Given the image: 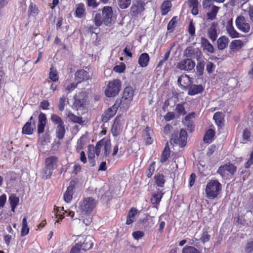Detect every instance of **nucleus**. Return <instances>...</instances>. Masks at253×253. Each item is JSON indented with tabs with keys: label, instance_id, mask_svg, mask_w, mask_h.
Instances as JSON below:
<instances>
[{
	"label": "nucleus",
	"instance_id": "obj_1",
	"mask_svg": "<svg viewBox=\"0 0 253 253\" xmlns=\"http://www.w3.org/2000/svg\"><path fill=\"white\" fill-rule=\"evenodd\" d=\"M97 204V201L91 197L84 198L80 203L77 211L83 216L89 215Z\"/></svg>",
	"mask_w": 253,
	"mask_h": 253
},
{
	"label": "nucleus",
	"instance_id": "obj_2",
	"mask_svg": "<svg viewBox=\"0 0 253 253\" xmlns=\"http://www.w3.org/2000/svg\"><path fill=\"white\" fill-rule=\"evenodd\" d=\"M221 190V185L217 180H211L205 188L206 197L210 199L216 198Z\"/></svg>",
	"mask_w": 253,
	"mask_h": 253
},
{
	"label": "nucleus",
	"instance_id": "obj_3",
	"mask_svg": "<svg viewBox=\"0 0 253 253\" xmlns=\"http://www.w3.org/2000/svg\"><path fill=\"white\" fill-rule=\"evenodd\" d=\"M87 95L86 92L82 91L76 94L74 97V101L72 108L77 111H84L86 109Z\"/></svg>",
	"mask_w": 253,
	"mask_h": 253
},
{
	"label": "nucleus",
	"instance_id": "obj_4",
	"mask_svg": "<svg viewBox=\"0 0 253 253\" xmlns=\"http://www.w3.org/2000/svg\"><path fill=\"white\" fill-rule=\"evenodd\" d=\"M133 94V89L131 87H126L123 91L121 100L118 103L119 106L123 109H127L132 100Z\"/></svg>",
	"mask_w": 253,
	"mask_h": 253
},
{
	"label": "nucleus",
	"instance_id": "obj_5",
	"mask_svg": "<svg viewBox=\"0 0 253 253\" xmlns=\"http://www.w3.org/2000/svg\"><path fill=\"white\" fill-rule=\"evenodd\" d=\"M121 88V82L119 80L116 79L110 81L105 90V94L108 97L117 95Z\"/></svg>",
	"mask_w": 253,
	"mask_h": 253
},
{
	"label": "nucleus",
	"instance_id": "obj_6",
	"mask_svg": "<svg viewBox=\"0 0 253 253\" xmlns=\"http://www.w3.org/2000/svg\"><path fill=\"white\" fill-rule=\"evenodd\" d=\"M75 243L81 247L84 252L91 249L93 244V238L91 236H78Z\"/></svg>",
	"mask_w": 253,
	"mask_h": 253
},
{
	"label": "nucleus",
	"instance_id": "obj_7",
	"mask_svg": "<svg viewBox=\"0 0 253 253\" xmlns=\"http://www.w3.org/2000/svg\"><path fill=\"white\" fill-rule=\"evenodd\" d=\"M236 167L231 164H226L221 166L217 171L218 173L224 178L229 179L235 173Z\"/></svg>",
	"mask_w": 253,
	"mask_h": 253
},
{
	"label": "nucleus",
	"instance_id": "obj_8",
	"mask_svg": "<svg viewBox=\"0 0 253 253\" xmlns=\"http://www.w3.org/2000/svg\"><path fill=\"white\" fill-rule=\"evenodd\" d=\"M235 25L237 28L241 32L244 33L250 32L251 27L250 24L242 16H238L235 20Z\"/></svg>",
	"mask_w": 253,
	"mask_h": 253
},
{
	"label": "nucleus",
	"instance_id": "obj_9",
	"mask_svg": "<svg viewBox=\"0 0 253 253\" xmlns=\"http://www.w3.org/2000/svg\"><path fill=\"white\" fill-rule=\"evenodd\" d=\"M124 125V120L121 116L117 117L111 128L113 135L117 136L120 134L123 131Z\"/></svg>",
	"mask_w": 253,
	"mask_h": 253
},
{
	"label": "nucleus",
	"instance_id": "obj_10",
	"mask_svg": "<svg viewBox=\"0 0 253 253\" xmlns=\"http://www.w3.org/2000/svg\"><path fill=\"white\" fill-rule=\"evenodd\" d=\"M186 142L187 132L184 129L181 130L178 138H177V136L176 134H173L170 139L171 144H178L180 147L185 146L186 144Z\"/></svg>",
	"mask_w": 253,
	"mask_h": 253
},
{
	"label": "nucleus",
	"instance_id": "obj_11",
	"mask_svg": "<svg viewBox=\"0 0 253 253\" xmlns=\"http://www.w3.org/2000/svg\"><path fill=\"white\" fill-rule=\"evenodd\" d=\"M104 24L110 26L113 21V9L111 6H105L102 10Z\"/></svg>",
	"mask_w": 253,
	"mask_h": 253
},
{
	"label": "nucleus",
	"instance_id": "obj_12",
	"mask_svg": "<svg viewBox=\"0 0 253 253\" xmlns=\"http://www.w3.org/2000/svg\"><path fill=\"white\" fill-rule=\"evenodd\" d=\"M195 66V63L190 59H186L180 61L177 64L176 67L181 70L191 71Z\"/></svg>",
	"mask_w": 253,
	"mask_h": 253
},
{
	"label": "nucleus",
	"instance_id": "obj_13",
	"mask_svg": "<svg viewBox=\"0 0 253 253\" xmlns=\"http://www.w3.org/2000/svg\"><path fill=\"white\" fill-rule=\"evenodd\" d=\"M226 30L228 35L232 39L239 38L240 34L235 29L233 25V19L229 20L226 25Z\"/></svg>",
	"mask_w": 253,
	"mask_h": 253
},
{
	"label": "nucleus",
	"instance_id": "obj_14",
	"mask_svg": "<svg viewBox=\"0 0 253 253\" xmlns=\"http://www.w3.org/2000/svg\"><path fill=\"white\" fill-rule=\"evenodd\" d=\"M54 211L56 218H59L61 220L63 219V214L65 213H67V216H70L71 218H73L75 214L74 211H65L63 207H57L54 209Z\"/></svg>",
	"mask_w": 253,
	"mask_h": 253
},
{
	"label": "nucleus",
	"instance_id": "obj_15",
	"mask_svg": "<svg viewBox=\"0 0 253 253\" xmlns=\"http://www.w3.org/2000/svg\"><path fill=\"white\" fill-rule=\"evenodd\" d=\"M118 102H116L115 106L108 109L102 115V120L104 122H107L112 118L116 113Z\"/></svg>",
	"mask_w": 253,
	"mask_h": 253
},
{
	"label": "nucleus",
	"instance_id": "obj_16",
	"mask_svg": "<svg viewBox=\"0 0 253 253\" xmlns=\"http://www.w3.org/2000/svg\"><path fill=\"white\" fill-rule=\"evenodd\" d=\"M89 78L90 76L88 73L84 70H79L75 74V79L78 83L83 81L87 80Z\"/></svg>",
	"mask_w": 253,
	"mask_h": 253
},
{
	"label": "nucleus",
	"instance_id": "obj_17",
	"mask_svg": "<svg viewBox=\"0 0 253 253\" xmlns=\"http://www.w3.org/2000/svg\"><path fill=\"white\" fill-rule=\"evenodd\" d=\"M74 183L70 182L69 186L64 194V201L67 203H70L73 198V190L74 189Z\"/></svg>",
	"mask_w": 253,
	"mask_h": 253
},
{
	"label": "nucleus",
	"instance_id": "obj_18",
	"mask_svg": "<svg viewBox=\"0 0 253 253\" xmlns=\"http://www.w3.org/2000/svg\"><path fill=\"white\" fill-rule=\"evenodd\" d=\"M46 123V118L45 114L41 113L39 116V123L38 131L39 133H42L44 130V126Z\"/></svg>",
	"mask_w": 253,
	"mask_h": 253
},
{
	"label": "nucleus",
	"instance_id": "obj_19",
	"mask_svg": "<svg viewBox=\"0 0 253 253\" xmlns=\"http://www.w3.org/2000/svg\"><path fill=\"white\" fill-rule=\"evenodd\" d=\"M153 131L149 127H146L144 129L143 137L144 141L147 144H151L153 141V138H152Z\"/></svg>",
	"mask_w": 253,
	"mask_h": 253
},
{
	"label": "nucleus",
	"instance_id": "obj_20",
	"mask_svg": "<svg viewBox=\"0 0 253 253\" xmlns=\"http://www.w3.org/2000/svg\"><path fill=\"white\" fill-rule=\"evenodd\" d=\"M65 116L69 118V120L79 124H83L84 122L82 121V118L77 116L73 113L71 112V111L66 110L65 111Z\"/></svg>",
	"mask_w": 253,
	"mask_h": 253
},
{
	"label": "nucleus",
	"instance_id": "obj_21",
	"mask_svg": "<svg viewBox=\"0 0 253 253\" xmlns=\"http://www.w3.org/2000/svg\"><path fill=\"white\" fill-rule=\"evenodd\" d=\"M204 87L202 85H191L189 87L188 94L190 95H194L200 93L203 91Z\"/></svg>",
	"mask_w": 253,
	"mask_h": 253
},
{
	"label": "nucleus",
	"instance_id": "obj_22",
	"mask_svg": "<svg viewBox=\"0 0 253 253\" xmlns=\"http://www.w3.org/2000/svg\"><path fill=\"white\" fill-rule=\"evenodd\" d=\"M178 84L183 87H186L189 85L191 83V79L187 75H181L177 80Z\"/></svg>",
	"mask_w": 253,
	"mask_h": 253
},
{
	"label": "nucleus",
	"instance_id": "obj_23",
	"mask_svg": "<svg viewBox=\"0 0 253 253\" xmlns=\"http://www.w3.org/2000/svg\"><path fill=\"white\" fill-rule=\"evenodd\" d=\"M150 61V57L148 54L143 53L140 54L138 59V64L141 67H146Z\"/></svg>",
	"mask_w": 253,
	"mask_h": 253
},
{
	"label": "nucleus",
	"instance_id": "obj_24",
	"mask_svg": "<svg viewBox=\"0 0 253 253\" xmlns=\"http://www.w3.org/2000/svg\"><path fill=\"white\" fill-rule=\"evenodd\" d=\"M229 39L226 36L220 37L217 41V47L219 49L222 50L225 48L228 44Z\"/></svg>",
	"mask_w": 253,
	"mask_h": 253
},
{
	"label": "nucleus",
	"instance_id": "obj_25",
	"mask_svg": "<svg viewBox=\"0 0 253 253\" xmlns=\"http://www.w3.org/2000/svg\"><path fill=\"white\" fill-rule=\"evenodd\" d=\"M209 37L212 41H215L217 38L216 24L213 23L208 30Z\"/></svg>",
	"mask_w": 253,
	"mask_h": 253
},
{
	"label": "nucleus",
	"instance_id": "obj_26",
	"mask_svg": "<svg viewBox=\"0 0 253 253\" xmlns=\"http://www.w3.org/2000/svg\"><path fill=\"white\" fill-rule=\"evenodd\" d=\"M201 44L203 48L208 52L213 53L214 49L213 46L205 38L201 39Z\"/></svg>",
	"mask_w": 253,
	"mask_h": 253
},
{
	"label": "nucleus",
	"instance_id": "obj_27",
	"mask_svg": "<svg viewBox=\"0 0 253 253\" xmlns=\"http://www.w3.org/2000/svg\"><path fill=\"white\" fill-rule=\"evenodd\" d=\"M78 84V82H71L69 80H66L64 84V91L67 93L70 92L77 87Z\"/></svg>",
	"mask_w": 253,
	"mask_h": 253
},
{
	"label": "nucleus",
	"instance_id": "obj_28",
	"mask_svg": "<svg viewBox=\"0 0 253 253\" xmlns=\"http://www.w3.org/2000/svg\"><path fill=\"white\" fill-rule=\"evenodd\" d=\"M57 158L55 156H51L45 160V166L54 169L56 168Z\"/></svg>",
	"mask_w": 253,
	"mask_h": 253
},
{
	"label": "nucleus",
	"instance_id": "obj_29",
	"mask_svg": "<svg viewBox=\"0 0 253 253\" xmlns=\"http://www.w3.org/2000/svg\"><path fill=\"white\" fill-rule=\"evenodd\" d=\"M215 132L212 129L208 130L204 136V141L207 143H211L214 139Z\"/></svg>",
	"mask_w": 253,
	"mask_h": 253
},
{
	"label": "nucleus",
	"instance_id": "obj_30",
	"mask_svg": "<svg viewBox=\"0 0 253 253\" xmlns=\"http://www.w3.org/2000/svg\"><path fill=\"white\" fill-rule=\"evenodd\" d=\"M171 3L169 0H165L161 6L162 15H166L170 10Z\"/></svg>",
	"mask_w": 253,
	"mask_h": 253
},
{
	"label": "nucleus",
	"instance_id": "obj_31",
	"mask_svg": "<svg viewBox=\"0 0 253 253\" xmlns=\"http://www.w3.org/2000/svg\"><path fill=\"white\" fill-rule=\"evenodd\" d=\"M137 210H136V209L132 208L129 211L128 215L127 216V219L126 221V224L129 225L133 222L135 217L137 214Z\"/></svg>",
	"mask_w": 253,
	"mask_h": 253
},
{
	"label": "nucleus",
	"instance_id": "obj_32",
	"mask_svg": "<svg viewBox=\"0 0 253 253\" xmlns=\"http://www.w3.org/2000/svg\"><path fill=\"white\" fill-rule=\"evenodd\" d=\"M195 114L194 112H192L185 117L184 123L185 124V125L187 126L190 128V130L193 129V127L191 124V123L193 120L195 118Z\"/></svg>",
	"mask_w": 253,
	"mask_h": 253
},
{
	"label": "nucleus",
	"instance_id": "obj_33",
	"mask_svg": "<svg viewBox=\"0 0 253 253\" xmlns=\"http://www.w3.org/2000/svg\"><path fill=\"white\" fill-rule=\"evenodd\" d=\"M76 14V16L79 18H82L84 15L85 6L83 3H80L77 5Z\"/></svg>",
	"mask_w": 253,
	"mask_h": 253
},
{
	"label": "nucleus",
	"instance_id": "obj_34",
	"mask_svg": "<svg viewBox=\"0 0 253 253\" xmlns=\"http://www.w3.org/2000/svg\"><path fill=\"white\" fill-rule=\"evenodd\" d=\"M244 45V42L241 40H235L231 42L230 48L231 49H238Z\"/></svg>",
	"mask_w": 253,
	"mask_h": 253
},
{
	"label": "nucleus",
	"instance_id": "obj_35",
	"mask_svg": "<svg viewBox=\"0 0 253 253\" xmlns=\"http://www.w3.org/2000/svg\"><path fill=\"white\" fill-rule=\"evenodd\" d=\"M35 127V126L34 124L32 125L31 123L27 122L23 126L22 132L26 134H31L33 133Z\"/></svg>",
	"mask_w": 253,
	"mask_h": 253
},
{
	"label": "nucleus",
	"instance_id": "obj_36",
	"mask_svg": "<svg viewBox=\"0 0 253 253\" xmlns=\"http://www.w3.org/2000/svg\"><path fill=\"white\" fill-rule=\"evenodd\" d=\"M219 8L215 5L211 6V11L207 13L208 19L213 20L215 18L216 14L218 11Z\"/></svg>",
	"mask_w": 253,
	"mask_h": 253
},
{
	"label": "nucleus",
	"instance_id": "obj_37",
	"mask_svg": "<svg viewBox=\"0 0 253 253\" xmlns=\"http://www.w3.org/2000/svg\"><path fill=\"white\" fill-rule=\"evenodd\" d=\"M163 193L161 191H158L153 195L151 198V202L153 204H158L160 202L163 197Z\"/></svg>",
	"mask_w": 253,
	"mask_h": 253
},
{
	"label": "nucleus",
	"instance_id": "obj_38",
	"mask_svg": "<svg viewBox=\"0 0 253 253\" xmlns=\"http://www.w3.org/2000/svg\"><path fill=\"white\" fill-rule=\"evenodd\" d=\"M111 144L110 141L103 140V145H102V149L104 151V155L105 156H108L110 154Z\"/></svg>",
	"mask_w": 253,
	"mask_h": 253
},
{
	"label": "nucleus",
	"instance_id": "obj_39",
	"mask_svg": "<svg viewBox=\"0 0 253 253\" xmlns=\"http://www.w3.org/2000/svg\"><path fill=\"white\" fill-rule=\"evenodd\" d=\"M65 132V130L64 124L57 126L56 130V136L59 139L63 138Z\"/></svg>",
	"mask_w": 253,
	"mask_h": 253
},
{
	"label": "nucleus",
	"instance_id": "obj_40",
	"mask_svg": "<svg viewBox=\"0 0 253 253\" xmlns=\"http://www.w3.org/2000/svg\"><path fill=\"white\" fill-rule=\"evenodd\" d=\"M9 200L11 205V211L14 212L15 209L19 202V198L14 195H11L9 196Z\"/></svg>",
	"mask_w": 253,
	"mask_h": 253
},
{
	"label": "nucleus",
	"instance_id": "obj_41",
	"mask_svg": "<svg viewBox=\"0 0 253 253\" xmlns=\"http://www.w3.org/2000/svg\"><path fill=\"white\" fill-rule=\"evenodd\" d=\"M184 104L185 103H179L175 106V111L179 115H184L186 113Z\"/></svg>",
	"mask_w": 253,
	"mask_h": 253
},
{
	"label": "nucleus",
	"instance_id": "obj_42",
	"mask_svg": "<svg viewBox=\"0 0 253 253\" xmlns=\"http://www.w3.org/2000/svg\"><path fill=\"white\" fill-rule=\"evenodd\" d=\"M28 13L32 16H36L38 14L39 9L36 4L33 3H30L29 6Z\"/></svg>",
	"mask_w": 253,
	"mask_h": 253
},
{
	"label": "nucleus",
	"instance_id": "obj_43",
	"mask_svg": "<svg viewBox=\"0 0 253 253\" xmlns=\"http://www.w3.org/2000/svg\"><path fill=\"white\" fill-rule=\"evenodd\" d=\"M117 1L121 8L126 9L130 5L131 0H117Z\"/></svg>",
	"mask_w": 253,
	"mask_h": 253
},
{
	"label": "nucleus",
	"instance_id": "obj_44",
	"mask_svg": "<svg viewBox=\"0 0 253 253\" xmlns=\"http://www.w3.org/2000/svg\"><path fill=\"white\" fill-rule=\"evenodd\" d=\"M170 150L169 147L166 146L161 156V162L164 163L166 162L169 156Z\"/></svg>",
	"mask_w": 253,
	"mask_h": 253
},
{
	"label": "nucleus",
	"instance_id": "obj_45",
	"mask_svg": "<svg viewBox=\"0 0 253 253\" xmlns=\"http://www.w3.org/2000/svg\"><path fill=\"white\" fill-rule=\"evenodd\" d=\"M68 102V99L67 96L63 95L59 99V109L60 111H63L64 110V108L66 102Z\"/></svg>",
	"mask_w": 253,
	"mask_h": 253
},
{
	"label": "nucleus",
	"instance_id": "obj_46",
	"mask_svg": "<svg viewBox=\"0 0 253 253\" xmlns=\"http://www.w3.org/2000/svg\"><path fill=\"white\" fill-rule=\"evenodd\" d=\"M94 22L95 25L97 27L100 26L102 23L104 24L102 15L100 13L95 14L94 16Z\"/></svg>",
	"mask_w": 253,
	"mask_h": 253
},
{
	"label": "nucleus",
	"instance_id": "obj_47",
	"mask_svg": "<svg viewBox=\"0 0 253 253\" xmlns=\"http://www.w3.org/2000/svg\"><path fill=\"white\" fill-rule=\"evenodd\" d=\"M51 121L54 125H56L57 126L63 125V122L62 119L55 114L51 115Z\"/></svg>",
	"mask_w": 253,
	"mask_h": 253
},
{
	"label": "nucleus",
	"instance_id": "obj_48",
	"mask_svg": "<svg viewBox=\"0 0 253 253\" xmlns=\"http://www.w3.org/2000/svg\"><path fill=\"white\" fill-rule=\"evenodd\" d=\"M182 253H201L200 252L194 247L185 246L182 251Z\"/></svg>",
	"mask_w": 253,
	"mask_h": 253
},
{
	"label": "nucleus",
	"instance_id": "obj_49",
	"mask_svg": "<svg viewBox=\"0 0 253 253\" xmlns=\"http://www.w3.org/2000/svg\"><path fill=\"white\" fill-rule=\"evenodd\" d=\"M53 170V169H51V168L45 166L42 173V177L44 179H47L49 178L51 176Z\"/></svg>",
	"mask_w": 253,
	"mask_h": 253
},
{
	"label": "nucleus",
	"instance_id": "obj_50",
	"mask_svg": "<svg viewBox=\"0 0 253 253\" xmlns=\"http://www.w3.org/2000/svg\"><path fill=\"white\" fill-rule=\"evenodd\" d=\"M213 118L217 125H220L223 120V114L220 112H216L214 114Z\"/></svg>",
	"mask_w": 253,
	"mask_h": 253
},
{
	"label": "nucleus",
	"instance_id": "obj_51",
	"mask_svg": "<svg viewBox=\"0 0 253 253\" xmlns=\"http://www.w3.org/2000/svg\"><path fill=\"white\" fill-rule=\"evenodd\" d=\"M49 79L54 82L57 81L59 79V76L57 72L52 68L50 69Z\"/></svg>",
	"mask_w": 253,
	"mask_h": 253
},
{
	"label": "nucleus",
	"instance_id": "obj_52",
	"mask_svg": "<svg viewBox=\"0 0 253 253\" xmlns=\"http://www.w3.org/2000/svg\"><path fill=\"white\" fill-rule=\"evenodd\" d=\"M156 182L158 186L162 187L165 183L164 176L162 174H158L155 176Z\"/></svg>",
	"mask_w": 253,
	"mask_h": 253
},
{
	"label": "nucleus",
	"instance_id": "obj_53",
	"mask_svg": "<svg viewBox=\"0 0 253 253\" xmlns=\"http://www.w3.org/2000/svg\"><path fill=\"white\" fill-rule=\"evenodd\" d=\"M93 145H89L88 147V158L89 160L93 159L95 157V151Z\"/></svg>",
	"mask_w": 253,
	"mask_h": 253
},
{
	"label": "nucleus",
	"instance_id": "obj_54",
	"mask_svg": "<svg viewBox=\"0 0 253 253\" xmlns=\"http://www.w3.org/2000/svg\"><path fill=\"white\" fill-rule=\"evenodd\" d=\"M102 145H103V140H101L99 141L94 147V149L95 150V154L97 156H98L101 153V149H102Z\"/></svg>",
	"mask_w": 253,
	"mask_h": 253
},
{
	"label": "nucleus",
	"instance_id": "obj_55",
	"mask_svg": "<svg viewBox=\"0 0 253 253\" xmlns=\"http://www.w3.org/2000/svg\"><path fill=\"white\" fill-rule=\"evenodd\" d=\"M126 69V65L124 63H121L120 65H116L114 67V71L117 73H123Z\"/></svg>",
	"mask_w": 253,
	"mask_h": 253
},
{
	"label": "nucleus",
	"instance_id": "obj_56",
	"mask_svg": "<svg viewBox=\"0 0 253 253\" xmlns=\"http://www.w3.org/2000/svg\"><path fill=\"white\" fill-rule=\"evenodd\" d=\"M132 235L134 239L139 240L144 237V233L141 231H136L133 232Z\"/></svg>",
	"mask_w": 253,
	"mask_h": 253
},
{
	"label": "nucleus",
	"instance_id": "obj_57",
	"mask_svg": "<svg viewBox=\"0 0 253 253\" xmlns=\"http://www.w3.org/2000/svg\"><path fill=\"white\" fill-rule=\"evenodd\" d=\"M189 52H190L191 53L193 54V55L190 56L191 57L196 58L197 60H199V59L201 57V53L200 51V50L197 48L192 50H189Z\"/></svg>",
	"mask_w": 253,
	"mask_h": 253
},
{
	"label": "nucleus",
	"instance_id": "obj_58",
	"mask_svg": "<svg viewBox=\"0 0 253 253\" xmlns=\"http://www.w3.org/2000/svg\"><path fill=\"white\" fill-rule=\"evenodd\" d=\"M84 252L80 246L75 243V245L72 247L70 253H83Z\"/></svg>",
	"mask_w": 253,
	"mask_h": 253
},
{
	"label": "nucleus",
	"instance_id": "obj_59",
	"mask_svg": "<svg viewBox=\"0 0 253 253\" xmlns=\"http://www.w3.org/2000/svg\"><path fill=\"white\" fill-rule=\"evenodd\" d=\"M170 53V50H168L164 54V56L163 58L160 61V62L158 63V67H161L162 66V65L164 64V62H165L166 61L168 60L169 55Z\"/></svg>",
	"mask_w": 253,
	"mask_h": 253
},
{
	"label": "nucleus",
	"instance_id": "obj_60",
	"mask_svg": "<svg viewBox=\"0 0 253 253\" xmlns=\"http://www.w3.org/2000/svg\"><path fill=\"white\" fill-rule=\"evenodd\" d=\"M251 136V132L247 129L244 130L243 132V139L244 141V143L248 141Z\"/></svg>",
	"mask_w": 253,
	"mask_h": 253
},
{
	"label": "nucleus",
	"instance_id": "obj_61",
	"mask_svg": "<svg viewBox=\"0 0 253 253\" xmlns=\"http://www.w3.org/2000/svg\"><path fill=\"white\" fill-rule=\"evenodd\" d=\"M155 171V166L153 164H151L146 171V175L148 177H151Z\"/></svg>",
	"mask_w": 253,
	"mask_h": 253
},
{
	"label": "nucleus",
	"instance_id": "obj_62",
	"mask_svg": "<svg viewBox=\"0 0 253 253\" xmlns=\"http://www.w3.org/2000/svg\"><path fill=\"white\" fill-rule=\"evenodd\" d=\"M245 252L246 253H251L253 252V241L247 243L245 247Z\"/></svg>",
	"mask_w": 253,
	"mask_h": 253
},
{
	"label": "nucleus",
	"instance_id": "obj_63",
	"mask_svg": "<svg viewBox=\"0 0 253 253\" xmlns=\"http://www.w3.org/2000/svg\"><path fill=\"white\" fill-rule=\"evenodd\" d=\"M164 118L166 121H169L174 118V114L171 112H168L165 116Z\"/></svg>",
	"mask_w": 253,
	"mask_h": 253
},
{
	"label": "nucleus",
	"instance_id": "obj_64",
	"mask_svg": "<svg viewBox=\"0 0 253 253\" xmlns=\"http://www.w3.org/2000/svg\"><path fill=\"white\" fill-rule=\"evenodd\" d=\"M253 164V154H251L250 158L245 164L246 168H249Z\"/></svg>",
	"mask_w": 253,
	"mask_h": 253
}]
</instances>
